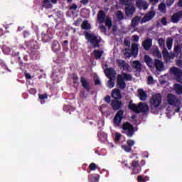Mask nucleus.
Listing matches in <instances>:
<instances>
[{"label":"nucleus","mask_w":182,"mask_h":182,"mask_svg":"<svg viewBox=\"0 0 182 182\" xmlns=\"http://www.w3.org/2000/svg\"><path fill=\"white\" fill-rule=\"evenodd\" d=\"M151 113L159 114L160 112V105H161V95L156 94L151 97L149 101Z\"/></svg>","instance_id":"obj_1"},{"label":"nucleus","mask_w":182,"mask_h":182,"mask_svg":"<svg viewBox=\"0 0 182 182\" xmlns=\"http://www.w3.org/2000/svg\"><path fill=\"white\" fill-rule=\"evenodd\" d=\"M85 39L90 42V45H92L94 48H100V37H98L96 34L90 33L89 32H85Z\"/></svg>","instance_id":"obj_2"},{"label":"nucleus","mask_w":182,"mask_h":182,"mask_svg":"<svg viewBox=\"0 0 182 182\" xmlns=\"http://www.w3.org/2000/svg\"><path fill=\"white\" fill-rule=\"evenodd\" d=\"M122 134H126L127 137H133L134 136V127L129 122H124L121 127Z\"/></svg>","instance_id":"obj_3"},{"label":"nucleus","mask_w":182,"mask_h":182,"mask_svg":"<svg viewBox=\"0 0 182 182\" xmlns=\"http://www.w3.org/2000/svg\"><path fill=\"white\" fill-rule=\"evenodd\" d=\"M25 46L28 49L27 52H28L29 53H33V52H36V50L39 49V46L38 45V42L34 40L26 41Z\"/></svg>","instance_id":"obj_4"},{"label":"nucleus","mask_w":182,"mask_h":182,"mask_svg":"<svg viewBox=\"0 0 182 182\" xmlns=\"http://www.w3.org/2000/svg\"><path fill=\"white\" fill-rule=\"evenodd\" d=\"M130 170H132L131 174H139L140 171H141V166L139 161H132L131 166L129 167Z\"/></svg>","instance_id":"obj_5"},{"label":"nucleus","mask_w":182,"mask_h":182,"mask_svg":"<svg viewBox=\"0 0 182 182\" xmlns=\"http://www.w3.org/2000/svg\"><path fill=\"white\" fill-rule=\"evenodd\" d=\"M170 72L171 75L174 76L176 78V82H178L180 83L181 79H182V70L181 69L177 68V67H172L170 68Z\"/></svg>","instance_id":"obj_6"},{"label":"nucleus","mask_w":182,"mask_h":182,"mask_svg":"<svg viewBox=\"0 0 182 182\" xmlns=\"http://www.w3.org/2000/svg\"><path fill=\"white\" fill-rule=\"evenodd\" d=\"M123 114H124V111L123 109L119 110L113 119L114 124L115 126H120V123H122V120H123Z\"/></svg>","instance_id":"obj_7"},{"label":"nucleus","mask_w":182,"mask_h":182,"mask_svg":"<svg viewBox=\"0 0 182 182\" xmlns=\"http://www.w3.org/2000/svg\"><path fill=\"white\" fill-rule=\"evenodd\" d=\"M168 103L172 106H180L181 105L180 100L177 99V97L173 94L168 95Z\"/></svg>","instance_id":"obj_8"},{"label":"nucleus","mask_w":182,"mask_h":182,"mask_svg":"<svg viewBox=\"0 0 182 182\" xmlns=\"http://www.w3.org/2000/svg\"><path fill=\"white\" fill-rule=\"evenodd\" d=\"M41 39L42 42L46 43L53 39V34H52V33H50V31H43L41 33Z\"/></svg>","instance_id":"obj_9"},{"label":"nucleus","mask_w":182,"mask_h":182,"mask_svg":"<svg viewBox=\"0 0 182 182\" xmlns=\"http://www.w3.org/2000/svg\"><path fill=\"white\" fill-rule=\"evenodd\" d=\"M126 86V81L123 79V76H122V74H118L117 77V87L121 90H124Z\"/></svg>","instance_id":"obj_10"},{"label":"nucleus","mask_w":182,"mask_h":182,"mask_svg":"<svg viewBox=\"0 0 182 182\" xmlns=\"http://www.w3.org/2000/svg\"><path fill=\"white\" fill-rule=\"evenodd\" d=\"M156 16V12L154 11H151L148 12L141 20V23H146V22H149V21H151L153 18Z\"/></svg>","instance_id":"obj_11"},{"label":"nucleus","mask_w":182,"mask_h":182,"mask_svg":"<svg viewBox=\"0 0 182 182\" xmlns=\"http://www.w3.org/2000/svg\"><path fill=\"white\" fill-rule=\"evenodd\" d=\"M111 107L114 110H120L123 107V102L120 100H112L111 101Z\"/></svg>","instance_id":"obj_12"},{"label":"nucleus","mask_w":182,"mask_h":182,"mask_svg":"<svg viewBox=\"0 0 182 182\" xmlns=\"http://www.w3.org/2000/svg\"><path fill=\"white\" fill-rule=\"evenodd\" d=\"M80 83L86 92H90L92 87H90V83H89V81H87L86 77L82 76L80 77Z\"/></svg>","instance_id":"obj_13"},{"label":"nucleus","mask_w":182,"mask_h":182,"mask_svg":"<svg viewBox=\"0 0 182 182\" xmlns=\"http://www.w3.org/2000/svg\"><path fill=\"white\" fill-rule=\"evenodd\" d=\"M134 12H136V7L134 6L129 5L125 7V14L128 18H132L134 15Z\"/></svg>","instance_id":"obj_14"},{"label":"nucleus","mask_w":182,"mask_h":182,"mask_svg":"<svg viewBox=\"0 0 182 182\" xmlns=\"http://www.w3.org/2000/svg\"><path fill=\"white\" fill-rule=\"evenodd\" d=\"M137 113H149V105L144 102H139Z\"/></svg>","instance_id":"obj_15"},{"label":"nucleus","mask_w":182,"mask_h":182,"mask_svg":"<svg viewBox=\"0 0 182 182\" xmlns=\"http://www.w3.org/2000/svg\"><path fill=\"white\" fill-rule=\"evenodd\" d=\"M97 19L99 23H103L106 19V13L103 10H100L97 14Z\"/></svg>","instance_id":"obj_16"},{"label":"nucleus","mask_w":182,"mask_h":182,"mask_svg":"<svg viewBox=\"0 0 182 182\" xmlns=\"http://www.w3.org/2000/svg\"><path fill=\"white\" fill-rule=\"evenodd\" d=\"M104 72L108 79H112V77H114V76H116V71L113 68H107Z\"/></svg>","instance_id":"obj_17"},{"label":"nucleus","mask_w":182,"mask_h":182,"mask_svg":"<svg viewBox=\"0 0 182 182\" xmlns=\"http://www.w3.org/2000/svg\"><path fill=\"white\" fill-rule=\"evenodd\" d=\"M114 100H122V92L119 89L115 88L112 92Z\"/></svg>","instance_id":"obj_18"},{"label":"nucleus","mask_w":182,"mask_h":182,"mask_svg":"<svg viewBox=\"0 0 182 182\" xmlns=\"http://www.w3.org/2000/svg\"><path fill=\"white\" fill-rule=\"evenodd\" d=\"M153 46V41L151 38L146 39L142 42V46L145 50H150V48Z\"/></svg>","instance_id":"obj_19"},{"label":"nucleus","mask_w":182,"mask_h":182,"mask_svg":"<svg viewBox=\"0 0 182 182\" xmlns=\"http://www.w3.org/2000/svg\"><path fill=\"white\" fill-rule=\"evenodd\" d=\"M173 53L176 55V58H179V59H182V51H181V46L176 45L173 48Z\"/></svg>","instance_id":"obj_20"},{"label":"nucleus","mask_w":182,"mask_h":182,"mask_svg":"<svg viewBox=\"0 0 182 182\" xmlns=\"http://www.w3.org/2000/svg\"><path fill=\"white\" fill-rule=\"evenodd\" d=\"M130 50H131L132 56H134V58H136V56L139 55V44L137 43L132 44L131 46Z\"/></svg>","instance_id":"obj_21"},{"label":"nucleus","mask_w":182,"mask_h":182,"mask_svg":"<svg viewBox=\"0 0 182 182\" xmlns=\"http://www.w3.org/2000/svg\"><path fill=\"white\" fill-rule=\"evenodd\" d=\"M154 66H155L156 70H163L164 69V64H163V61L159 59L154 60Z\"/></svg>","instance_id":"obj_22"},{"label":"nucleus","mask_w":182,"mask_h":182,"mask_svg":"<svg viewBox=\"0 0 182 182\" xmlns=\"http://www.w3.org/2000/svg\"><path fill=\"white\" fill-rule=\"evenodd\" d=\"M141 21V17L136 16L131 21V28H136L140 23Z\"/></svg>","instance_id":"obj_23"},{"label":"nucleus","mask_w":182,"mask_h":182,"mask_svg":"<svg viewBox=\"0 0 182 182\" xmlns=\"http://www.w3.org/2000/svg\"><path fill=\"white\" fill-rule=\"evenodd\" d=\"M138 94L139 95V99L142 102H146L147 100V93L145 92L144 89H139Z\"/></svg>","instance_id":"obj_24"},{"label":"nucleus","mask_w":182,"mask_h":182,"mask_svg":"<svg viewBox=\"0 0 182 182\" xmlns=\"http://www.w3.org/2000/svg\"><path fill=\"white\" fill-rule=\"evenodd\" d=\"M128 108L135 113H138L139 105L133 103V100L129 101L128 104Z\"/></svg>","instance_id":"obj_25"},{"label":"nucleus","mask_w":182,"mask_h":182,"mask_svg":"<svg viewBox=\"0 0 182 182\" xmlns=\"http://www.w3.org/2000/svg\"><path fill=\"white\" fill-rule=\"evenodd\" d=\"M51 48L53 52L58 53V52H59V50L60 49V45L59 44V42H58V41H53Z\"/></svg>","instance_id":"obj_26"},{"label":"nucleus","mask_w":182,"mask_h":182,"mask_svg":"<svg viewBox=\"0 0 182 182\" xmlns=\"http://www.w3.org/2000/svg\"><path fill=\"white\" fill-rule=\"evenodd\" d=\"M144 62L149 68H153L154 66V63H153V59L147 55L144 56Z\"/></svg>","instance_id":"obj_27"},{"label":"nucleus","mask_w":182,"mask_h":182,"mask_svg":"<svg viewBox=\"0 0 182 182\" xmlns=\"http://www.w3.org/2000/svg\"><path fill=\"white\" fill-rule=\"evenodd\" d=\"M180 19H181V17L178 14V11L173 14L171 17V22H173V23H177L180 21Z\"/></svg>","instance_id":"obj_28"},{"label":"nucleus","mask_w":182,"mask_h":182,"mask_svg":"<svg viewBox=\"0 0 182 182\" xmlns=\"http://www.w3.org/2000/svg\"><path fill=\"white\" fill-rule=\"evenodd\" d=\"M133 68H134L136 72H141V63L139 60L133 61Z\"/></svg>","instance_id":"obj_29"},{"label":"nucleus","mask_w":182,"mask_h":182,"mask_svg":"<svg viewBox=\"0 0 182 182\" xmlns=\"http://www.w3.org/2000/svg\"><path fill=\"white\" fill-rule=\"evenodd\" d=\"M81 28L84 29V31H89L90 29H92V26L89 23L87 20H85L82 23Z\"/></svg>","instance_id":"obj_30"},{"label":"nucleus","mask_w":182,"mask_h":182,"mask_svg":"<svg viewBox=\"0 0 182 182\" xmlns=\"http://www.w3.org/2000/svg\"><path fill=\"white\" fill-rule=\"evenodd\" d=\"M95 59H101L103 56V50H95L93 51Z\"/></svg>","instance_id":"obj_31"},{"label":"nucleus","mask_w":182,"mask_h":182,"mask_svg":"<svg viewBox=\"0 0 182 182\" xmlns=\"http://www.w3.org/2000/svg\"><path fill=\"white\" fill-rule=\"evenodd\" d=\"M121 76H122L124 80H126L127 82H130L133 79V77L127 73H122Z\"/></svg>","instance_id":"obj_32"},{"label":"nucleus","mask_w":182,"mask_h":182,"mask_svg":"<svg viewBox=\"0 0 182 182\" xmlns=\"http://www.w3.org/2000/svg\"><path fill=\"white\" fill-rule=\"evenodd\" d=\"M175 92L177 95H182V85L180 84L174 85Z\"/></svg>","instance_id":"obj_33"},{"label":"nucleus","mask_w":182,"mask_h":182,"mask_svg":"<svg viewBox=\"0 0 182 182\" xmlns=\"http://www.w3.org/2000/svg\"><path fill=\"white\" fill-rule=\"evenodd\" d=\"M117 63L119 69H123L126 66V64L127 63H126V61H124V60L118 59V60H117Z\"/></svg>","instance_id":"obj_34"},{"label":"nucleus","mask_w":182,"mask_h":182,"mask_svg":"<svg viewBox=\"0 0 182 182\" xmlns=\"http://www.w3.org/2000/svg\"><path fill=\"white\" fill-rule=\"evenodd\" d=\"M153 55L154 56H156V58H161V53L160 52L159 48L156 47L155 48H154Z\"/></svg>","instance_id":"obj_35"},{"label":"nucleus","mask_w":182,"mask_h":182,"mask_svg":"<svg viewBox=\"0 0 182 182\" xmlns=\"http://www.w3.org/2000/svg\"><path fill=\"white\" fill-rule=\"evenodd\" d=\"M159 10L160 11V12H161L162 14H166L167 9H166V4L161 2L159 5Z\"/></svg>","instance_id":"obj_36"},{"label":"nucleus","mask_w":182,"mask_h":182,"mask_svg":"<svg viewBox=\"0 0 182 182\" xmlns=\"http://www.w3.org/2000/svg\"><path fill=\"white\" fill-rule=\"evenodd\" d=\"M18 55H19V53H16L14 54V56H17V59H18V65L20 66V69L22 70V68H23V66H25V64L22 61V60L21 59V57L18 56Z\"/></svg>","instance_id":"obj_37"},{"label":"nucleus","mask_w":182,"mask_h":182,"mask_svg":"<svg viewBox=\"0 0 182 182\" xmlns=\"http://www.w3.org/2000/svg\"><path fill=\"white\" fill-rule=\"evenodd\" d=\"M123 51H124V55L126 58H132V52H131L130 48H125L124 50H123Z\"/></svg>","instance_id":"obj_38"},{"label":"nucleus","mask_w":182,"mask_h":182,"mask_svg":"<svg viewBox=\"0 0 182 182\" xmlns=\"http://www.w3.org/2000/svg\"><path fill=\"white\" fill-rule=\"evenodd\" d=\"M72 79H73V83L74 85H77L79 83V77L77 76V74H73L72 75Z\"/></svg>","instance_id":"obj_39"},{"label":"nucleus","mask_w":182,"mask_h":182,"mask_svg":"<svg viewBox=\"0 0 182 182\" xmlns=\"http://www.w3.org/2000/svg\"><path fill=\"white\" fill-rule=\"evenodd\" d=\"M43 6L47 9L52 8V4H50V1L44 0L43 2Z\"/></svg>","instance_id":"obj_40"},{"label":"nucleus","mask_w":182,"mask_h":182,"mask_svg":"<svg viewBox=\"0 0 182 182\" xmlns=\"http://www.w3.org/2000/svg\"><path fill=\"white\" fill-rule=\"evenodd\" d=\"M105 22L106 26H107V28L110 29L112 28V19L109 17H107Z\"/></svg>","instance_id":"obj_41"},{"label":"nucleus","mask_w":182,"mask_h":182,"mask_svg":"<svg viewBox=\"0 0 182 182\" xmlns=\"http://www.w3.org/2000/svg\"><path fill=\"white\" fill-rule=\"evenodd\" d=\"M169 53H168V50H167V48H164V50H162V55H163L165 60H166L167 58H168Z\"/></svg>","instance_id":"obj_42"},{"label":"nucleus","mask_w":182,"mask_h":182,"mask_svg":"<svg viewBox=\"0 0 182 182\" xmlns=\"http://www.w3.org/2000/svg\"><path fill=\"white\" fill-rule=\"evenodd\" d=\"M166 46H167L168 50H170L171 49V46H173V39L168 38L166 40Z\"/></svg>","instance_id":"obj_43"},{"label":"nucleus","mask_w":182,"mask_h":182,"mask_svg":"<svg viewBox=\"0 0 182 182\" xmlns=\"http://www.w3.org/2000/svg\"><path fill=\"white\" fill-rule=\"evenodd\" d=\"M0 66H1V68H3V69H5L6 70H8L9 72H11V70H9V69L8 68V66H6V64H5V61H4V60L0 58Z\"/></svg>","instance_id":"obj_44"},{"label":"nucleus","mask_w":182,"mask_h":182,"mask_svg":"<svg viewBox=\"0 0 182 182\" xmlns=\"http://www.w3.org/2000/svg\"><path fill=\"white\" fill-rule=\"evenodd\" d=\"M143 4H144V1H143V0H137L136 1V5L139 8V9H143Z\"/></svg>","instance_id":"obj_45"},{"label":"nucleus","mask_w":182,"mask_h":182,"mask_svg":"<svg viewBox=\"0 0 182 182\" xmlns=\"http://www.w3.org/2000/svg\"><path fill=\"white\" fill-rule=\"evenodd\" d=\"M88 180L90 182H98L99 181V178H97L96 176H95L93 175H90L88 177Z\"/></svg>","instance_id":"obj_46"},{"label":"nucleus","mask_w":182,"mask_h":182,"mask_svg":"<svg viewBox=\"0 0 182 182\" xmlns=\"http://www.w3.org/2000/svg\"><path fill=\"white\" fill-rule=\"evenodd\" d=\"M122 149L127 153H130V151H132V148L129 145H122Z\"/></svg>","instance_id":"obj_47"},{"label":"nucleus","mask_w":182,"mask_h":182,"mask_svg":"<svg viewBox=\"0 0 182 182\" xmlns=\"http://www.w3.org/2000/svg\"><path fill=\"white\" fill-rule=\"evenodd\" d=\"M117 18L119 19V21H122V19L124 18V14H123V12L122 11H118L117 13Z\"/></svg>","instance_id":"obj_48"},{"label":"nucleus","mask_w":182,"mask_h":182,"mask_svg":"<svg viewBox=\"0 0 182 182\" xmlns=\"http://www.w3.org/2000/svg\"><path fill=\"white\" fill-rule=\"evenodd\" d=\"M158 43H159V46H160V48H164L165 47L166 41H164V39L161 38H159L158 40Z\"/></svg>","instance_id":"obj_49"},{"label":"nucleus","mask_w":182,"mask_h":182,"mask_svg":"<svg viewBox=\"0 0 182 182\" xmlns=\"http://www.w3.org/2000/svg\"><path fill=\"white\" fill-rule=\"evenodd\" d=\"M99 28L100 29V31L102 32V33H107V28L106 26H105V25L100 24Z\"/></svg>","instance_id":"obj_50"},{"label":"nucleus","mask_w":182,"mask_h":182,"mask_svg":"<svg viewBox=\"0 0 182 182\" xmlns=\"http://www.w3.org/2000/svg\"><path fill=\"white\" fill-rule=\"evenodd\" d=\"M23 35L25 39H29V38H31V33L29 32V31H23Z\"/></svg>","instance_id":"obj_51"},{"label":"nucleus","mask_w":182,"mask_h":182,"mask_svg":"<svg viewBox=\"0 0 182 182\" xmlns=\"http://www.w3.org/2000/svg\"><path fill=\"white\" fill-rule=\"evenodd\" d=\"M174 58H176V54L175 53H169V55L168 58H167L166 62H168V60H171L172 59H174Z\"/></svg>","instance_id":"obj_52"},{"label":"nucleus","mask_w":182,"mask_h":182,"mask_svg":"<svg viewBox=\"0 0 182 182\" xmlns=\"http://www.w3.org/2000/svg\"><path fill=\"white\" fill-rule=\"evenodd\" d=\"M110 80L108 81V85L107 87L109 89H112V87H114V81H113V80H112V78H109Z\"/></svg>","instance_id":"obj_53"},{"label":"nucleus","mask_w":182,"mask_h":182,"mask_svg":"<svg viewBox=\"0 0 182 182\" xmlns=\"http://www.w3.org/2000/svg\"><path fill=\"white\" fill-rule=\"evenodd\" d=\"M89 168L92 171H95V170H96L97 168V166H96V164H95V163H91L89 166Z\"/></svg>","instance_id":"obj_54"},{"label":"nucleus","mask_w":182,"mask_h":182,"mask_svg":"<svg viewBox=\"0 0 182 182\" xmlns=\"http://www.w3.org/2000/svg\"><path fill=\"white\" fill-rule=\"evenodd\" d=\"M153 83H154V79L153 78V76L151 75L148 76L147 84L153 85Z\"/></svg>","instance_id":"obj_55"},{"label":"nucleus","mask_w":182,"mask_h":182,"mask_svg":"<svg viewBox=\"0 0 182 182\" xmlns=\"http://www.w3.org/2000/svg\"><path fill=\"white\" fill-rule=\"evenodd\" d=\"M122 4H124L125 6H129V5H132V1L131 0H120Z\"/></svg>","instance_id":"obj_56"},{"label":"nucleus","mask_w":182,"mask_h":182,"mask_svg":"<svg viewBox=\"0 0 182 182\" xmlns=\"http://www.w3.org/2000/svg\"><path fill=\"white\" fill-rule=\"evenodd\" d=\"M127 144L132 149V147L134 146V141L132 139H128L127 141Z\"/></svg>","instance_id":"obj_57"},{"label":"nucleus","mask_w":182,"mask_h":182,"mask_svg":"<svg viewBox=\"0 0 182 182\" xmlns=\"http://www.w3.org/2000/svg\"><path fill=\"white\" fill-rule=\"evenodd\" d=\"M122 69L123 70H126L127 72H132V68H130L129 63H127Z\"/></svg>","instance_id":"obj_58"},{"label":"nucleus","mask_w":182,"mask_h":182,"mask_svg":"<svg viewBox=\"0 0 182 182\" xmlns=\"http://www.w3.org/2000/svg\"><path fill=\"white\" fill-rule=\"evenodd\" d=\"M38 97L40 100H45V99H48V94H39Z\"/></svg>","instance_id":"obj_59"},{"label":"nucleus","mask_w":182,"mask_h":182,"mask_svg":"<svg viewBox=\"0 0 182 182\" xmlns=\"http://www.w3.org/2000/svg\"><path fill=\"white\" fill-rule=\"evenodd\" d=\"M82 23V18H78L77 20L74 21L75 26H79Z\"/></svg>","instance_id":"obj_60"},{"label":"nucleus","mask_w":182,"mask_h":182,"mask_svg":"<svg viewBox=\"0 0 182 182\" xmlns=\"http://www.w3.org/2000/svg\"><path fill=\"white\" fill-rule=\"evenodd\" d=\"M28 93H30V95H35L37 93V90L35 88H30L28 89Z\"/></svg>","instance_id":"obj_61"},{"label":"nucleus","mask_w":182,"mask_h":182,"mask_svg":"<svg viewBox=\"0 0 182 182\" xmlns=\"http://www.w3.org/2000/svg\"><path fill=\"white\" fill-rule=\"evenodd\" d=\"M120 139H122V134L117 133L115 134V141H120Z\"/></svg>","instance_id":"obj_62"},{"label":"nucleus","mask_w":182,"mask_h":182,"mask_svg":"<svg viewBox=\"0 0 182 182\" xmlns=\"http://www.w3.org/2000/svg\"><path fill=\"white\" fill-rule=\"evenodd\" d=\"M69 9L70 11H76V9H77V5H76V4H73L70 6Z\"/></svg>","instance_id":"obj_63"},{"label":"nucleus","mask_w":182,"mask_h":182,"mask_svg":"<svg viewBox=\"0 0 182 182\" xmlns=\"http://www.w3.org/2000/svg\"><path fill=\"white\" fill-rule=\"evenodd\" d=\"M124 45L125 46H127L128 48H129L130 47V40L124 38Z\"/></svg>","instance_id":"obj_64"}]
</instances>
